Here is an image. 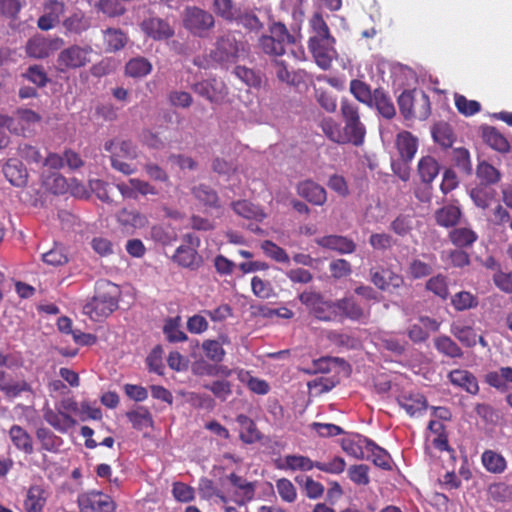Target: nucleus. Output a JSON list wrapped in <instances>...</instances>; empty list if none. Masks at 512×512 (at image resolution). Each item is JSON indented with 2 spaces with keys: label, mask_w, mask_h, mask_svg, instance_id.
Segmentation results:
<instances>
[{
  "label": "nucleus",
  "mask_w": 512,
  "mask_h": 512,
  "mask_svg": "<svg viewBox=\"0 0 512 512\" xmlns=\"http://www.w3.org/2000/svg\"><path fill=\"white\" fill-rule=\"evenodd\" d=\"M236 420L242 428V431L240 432V438L243 442L250 444L261 439V434L252 419L246 415L240 414L237 416Z\"/></svg>",
  "instance_id": "46"
},
{
  "label": "nucleus",
  "mask_w": 512,
  "mask_h": 512,
  "mask_svg": "<svg viewBox=\"0 0 512 512\" xmlns=\"http://www.w3.org/2000/svg\"><path fill=\"white\" fill-rule=\"evenodd\" d=\"M396 401L410 417L422 416L428 409V401L420 392H403L397 396Z\"/></svg>",
  "instance_id": "17"
},
{
  "label": "nucleus",
  "mask_w": 512,
  "mask_h": 512,
  "mask_svg": "<svg viewBox=\"0 0 512 512\" xmlns=\"http://www.w3.org/2000/svg\"><path fill=\"white\" fill-rule=\"evenodd\" d=\"M314 35L309 38L308 48L317 66L326 71L332 67V62L338 57L335 48L336 40L330 34L329 27L320 13H315L310 19Z\"/></svg>",
  "instance_id": "1"
},
{
  "label": "nucleus",
  "mask_w": 512,
  "mask_h": 512,
  "mask_svg": "<svg viewBox=\"0 0 512 512\" xmlns=\"http://www.w3.org/2000/svg\"><path fill=\"white\" fill-rule=\"evenodd\" d=\"M49 496L50 492L44 485H30L23 500V512H43Z\"/></svg>",
  "instance_id": "18"
},
{
  "label": "nucleus",
  "mask_w": 512,
  "mask_h": 512,
  "mask_svg": "<svg viewBox=\"0 0 512 512\" xmlns=\"http://www.w3.org/2000/svg\"><path fill=\"white\" fill-rule=\"evenodd\" d=\"M9 437L18 450L27 455L34 452L32 437L23 427L16 424L12 425L9 430Z\"/></svg>",
  "instance_id": "32"
},
{
  "label": "nucleus",
  "mask_w": 512,
  "mask_h": 512,
  "mask_svg": "<svg viewBox=\"0 0 512 512\" xmlns=\"http://www.w3.org/2000/svg\"><path fill=\"white\" fill-rule=\"evenodd\" d=\"M246 52L245 43L236 38L234 32L227 31L218 37L209 52L211 61L224 65L236 63Z\"/></svg>",
  "instance_id": "5"
},
{
  "label": "nucleus",
  "mask_w": 512,
  "mask_h": 512,
  "mask_svg": "<svg viewBox=\"0 0 512 512\" xmlns=\"http://www.w3.org/2000/svg\"><path fill=\"white\" fill-rule=\"evenodd\" d=\"M449 241L457 248H470L478 239V234L470 227L455 226L448 233Z\"/></svg>",
  "instance_id": "29"
},
{
  "label": "nucleus",
  "mask_w": 512,
  "mask_h": 512,
  "mask_svg": "<svg viewBox=\"0 0 512 512\" xmlns=\"http://www.w3.org/2000/svg\"><path fill=\"white\" fill-rule=\"evenodd\" d=\"M44 184L53 194L62 195L68 192L69 182L58 172L50 173L44 180Z\"/></svg>",
  "instance_id": "53"
},
{
  "label": "nucleus",
  "mask_w": 512,
  "mask_h": 512,
  "mask_svg": "<svg viewBox=\"0 0 512 512\" xmlns=\"http://www.w3.org/2000/svg\"><path fill=\"white\" fill-rule=\"evenodd\" d=\"M317 245L334 250L340 254H352L356 251L355 242L342 235H326L315 240Z\"/></svg>",
  "instance_id": "24"
},
{
  "label": "nucleus",
  "mask_w": 512,
  "mask_h": 512,
  "mask_svg": "<svg viewBox=\"0 0 512 512\" xmlns=\"http://www.w3.org/2000/svg\"><path fill=\"white\" fill-rule=\"evenodd\" d=\"M44 420L60 433H67L76 425V420L69 414L62 411L46 409L43 414Z\"/></svg>",
  "instance_id": "28"
},
{
  "label": "nucleus",
  "mask_w": 512,
  "mask_h": 512,
  "mask_svg": "<svg viewBox=\"0 0 512 512\" xmlns=\"http://www.w3.org/2000/svg\"><path fill=\"white\" fill-rule=\"evenodd\" d=\"M397 103L401 115L406 120H426L431 114L429 96L421 89L404 90L398 97Z\"/></svg>",
  "instance_id": "4"
},
{
  "label": "nucleus",
  "mask_w": 512,
  "mask_h": 512,
  "mask_svg": "<svg viewBox=\"0 0 512 512\" xmlns=\"http://www.w3.org/2000/svg\"><path fill=\"white\" fill-rule=\"evenodd\" d=\"M455 105L458 111L465 116H472L480 111L481 105L478 101L468 100L463 95H455Z\"/></svg>",
  "instance_id": "63"
},
{
  "label": "nucleus",
  "mask_w": 512,
  "mask_h": 512,
  "mask_svg": "<svg viewBox=\"0 0 512 512\" xmlns=\"http://www.w3.org/2000/svg\"><path fill=\"white\" fill-rule=\"evenodd\" d=\"M340 113L344 121L342 128L344 144L351 143L354 146H361L364 143L366 128L360 120L359 106L343 98L340 103Z\"/></svg>",
  "instance_id": "3"
},
{
  "label": "nucleus",
  "mask_w": 512,
  "mask_h": 512,
  "mask_svg": "<svg viewBox=\"0 0 512 512\" xmlns=\"http://www.w3.org/2000/svg\"><path fill=\"white\" fill-rule=\"evenodd\" d=\"M481 461L485 469L493 474H501L507 468L506 459L493 450H485L482 453Z\"/></svg>",
  "instance_id": "39"
},
{
  "label": "nucleus",
  "mask_w": 512,
  "mask_h": 512,
  "mask_svg": "<svg viewBox=\"0 0 512 512\" xmlns=\"http://www.w3.org/2000/svg\"><path fill=\"white\" fill-rule=\"evenodd\" d=\"M230 344V338L226 334H220L217 339H207L202 342L201 348L205 357L215 364L221 363L226 355L224 345Z\"/></svg>",
  "instance_id": "25"
},
{
  "label": "nucleus",
  "mask_w": 512,
  "mask_h": 512,
  "mask_svg": "<svg viewBox=\"0 0 512 512\" xmlns=\"http://www.w3.org/2000/svg\"><path fill=\"white\" fill-rule=\"evenodd\" d=\"M482 137L484 142L493 150L502 154H506L510 151V143L508 139L495 127H484Z\"/></svg>",
  "instance_id": "30"
},
{
  "label": "nucleus",
  "mask_w": 512,
  "mask_h": 512,
  "mask_svg": "<svg viewBox=\"0 0 512 512\" xmlns=\"http://www.w3.org/2000/svg\"><path fill=\"white\" fill-rule=\"evenodd\" d=\"M320 127L325 136L334 143L344 144L342 128L340 124L331 117H325L320 122Z\"/></svg>",
  "instance_id": "51"
},
{
  "label": "nucleus",
  "mask_w": 512,
  "mask_h": 512,
  "mask_svg": "<svg viewBox=\"0 0 512 512\" xmlns=\"http://www.w3.org/2000/svg\"><path fill=\"white\" fill-rule=\"evenodd\" d=\"M390 230L400 237L408 236L414 229V216L399 214L390 224Z\"/></svg>",
  "instance_id": "50"
},
{
  "label": "nucleus",
  "mask_w": 512,
  "mask_h": 512,
  "mask_svg": "<svg viewBox=\"0 0 512 512\" xmlns=\"http://www.w3.org/2000/svg\"><path fill=\"white\" fill-rule=\"evenodd\" d=\"M349 91L359 102L370 107L373 105V91L366 82L359 79L351 80Z\"/></svg>",
  "instance_id": "48"
},
{
  "label": "nucleus",
  "mask_w": 512,
  "mask_h": 512,
  "mask_svg": "<svg viewBox=\"0 0 512 512\" xmlns=\"http://www.w3.org/2000/svg\"><path fill=\"white\" fill-rule=\"evenodd\" d=\"M184 244L180 245L172 260L184 268L196 269L202 263V258L197 252L200 246V239L193 234H186L183 237Z\"/></svg>",
  "instance_id": "11"
},
{
  "label": "nucleus",
  "mask_w": 512,
  "mask_h": 512,
  "mask_svg": "<svg viewBox=\"0 0 512 512\" xmlns=\"http://www.w3.org/2000/svg\"><path fill=\"white\" fill-rule=\"evenodd\" d=\"M317 461H312L309 457L303 455H286L283 464L279 468L290 471H310L316 468Z\"/></svg>",
  "instance_id": "42"
},
{
  "label": "nucleus",
  "mask_w": 512,
  "mask_h": 512,
  "mask_svg": "<svg viewBox=\"0 0 512 512\" xmlns=\"http://www.w3.org/2000/svg\"><path fill=\"white\" fill-rule=\"evenodd\" d=\"M103 38L105 50L110 53L123 49L128 42L127 34L118 28H107L103 31Z\"/></svg>",
  "instance_id": "37"
},
{
  "label": "nucleus",
  "mask_w": 512,
  "mask_h": 512,
  "mask_svg": "<svg viewBox=\"0 0 512 512\" xmlns=\"http://www.w3.org/2000/svg\"><path fill=\"white\" fill-rule=\"evenodd\" d=\"M439 171L440 164L434 157L426 155L420 158L417 165V173L422 183L432 184Z\"/></svg>",
  "instance_id": "34"
},
{
  "label": "nucleus",
  "mask_w": 512,
  "mask_h": 512,
  "mask_svg": "<svg viewBox=\"0 0 512 512\" xmlns=\"http://www.w3.org/2000/svg\"><path fill=\"white\" fill-rule=\"evenodd\" d=\"M432 136L436 143L444 148L452 147L455 135L451 126L446 122H439L432 129Z\"/></svg>",
  "instance_id": "47"
},
{
  "label": "nucleus",
  "mask_w": 512,
  "mask_h": 512,
  "mask_svg": "<svg viewBox=\"0 0 512 512\" xmlns=\"http://www.w3.org/2000/svg\"><path fill=\"white\" fill-rule=\"evenodd\" d=\"M297 193L309 203L323 206L327 201V192L320 184L313 180H304L297 184Z\"/></svg>",
  "instance_id": "19"
},
{
  "label": "nucleus",
  "mask_w": 512,
  "mask_h": 512,
  "mask_svg": "<svg viewBox=\"0 0 512 512\" xmlns=\"http://www.w3.org/2000/svg\"><path fill=\"white\" fill-rule=\"evenodd\" d=\"M104 148L111 153V165L115 170L125 175L135 173L136 167L128 162L137 158L136 146L131 141L111 140L105 143Z\"/></svg>",
  "instance_id": "6"
},
{
  "label": "nucleus",
  "mask_w": 512,
  "mask_h": 512,
  "mask_svg": "<svg viewBox=\"0 0 512 512\" xmlns=\"http://www.w3.org/2000/svg\"><path fill=\"white\" fill-rule=\"evenodd\" d=\"M5 178L15 187H25L28 183V171L25 165L16 158H10L3 166Z\"/></svg>",
  "instance_id": "23"
},
{
  "label": "nucleus",
  "mask_w": 512,
  "mask_h": 512,
  "mask_svg": "<svg viewBox=\"0 0 512 512\" xmlns=\"http://www.w3.org/2000/svg\"><path fill=\"white\" fill-rule=\"evenodd\" d=\"M370 281L379 290L392 293L404 286V277L389 267L371 268Z\"/></svg>",
  "instance_id": "13"
},
{
  "label": "nucleus",
  "mask_w": 512,
  "mask_h": 512,
  "mask_svg": "<svg viewBox=\"0 0 512 512\" xmlns=\"http://www.w3.org/2000/svg\"><path fill=\"white\" fill-rule=\"evenodd\" d=\"M261 249L268 257L272 258L276 262L288 263L290 260L286 251L270 240L263 241Z\"/></svg>",
  "instance_id": "59"
},
{
  "label": "nucleus",
  "mask_w": 512,
  "mask_h": 512,
  "mask_svg": "<svg viewBox=\"0 0 512 512\" xmlns=\"http://www.w3.org/2000/svg\"><path fill=\"white\" fill-rule=\"evenodd\" d=\"M451 303L457 311H463L476 307L478 299L470 292L461 291L452 297Z\"/></svg>",
  "instance_id": "58"
},
{
  "label": "nucleus",
  "mask_w": 512,
  "mask_h": 512,
  "mask_svg": "<svg viewBox=\"0 0 512 512\" xmlns=\"http://www.w3.org/2000/svg\"><path fill=\"white\" fill-rule=\"evenodd\" d=\"M0 391L6 398L13 399L20 396L23 392L31 393L32 387L26 380H15L10 374L1 370Z\"/></svg>",
  "instance_id": "22"
},
{
  "label": "nucleus",
  "mask_w": 512,
  "mask_h": 512,
  "mask_svg": "<svg viewBox=\"0 0 512 512\" xmlns=\"http://www.w3.org/2000/svg\"><path fill=\"white\" fill-rule=\"evenodd\" d=\"M228 480L234 487L242 491L241 497H232V500L237 505H245L247 502L251 501L254 498L255 487L253 483L246 481L236 473L229 474Z\"/></svg>",
  "instance_id": "35"
},
{
  "label": "nucleus",
  "mask_w": 512,
  "mask_h": 512,
  "mask_svg": "<svg viewBox=\"0 0 512 512\" xmlns=\"http://www.w3.org/2000/svg\"><path fill=\"white\" fill-rule=\"evenodd\" d=\"M426 289L441 299H446L449 294L446 278L442 275L430 278L426 283Z\"/></svg>",
  "instance_id": "61"
},
{
  "label": "nucleus",
  "mask_w": 512,
  "mask_h": 512,
  "mask_svg": "<svg viewBox=\"0 0 512 512\" xmlns=\"http://www.w3.org/2000/svg\"><path fill=\"white\" fill-rule=\"evenodd\" d=\"M182 22L184 28L193 36L204 38L215 25L214 16L199 7L188 6L183 11Z\"/></svg>",
  "instance_id": "7"
},
{
  "label": "nucleus",
  "mask_w": 512,
  "mask_h": 512,
  "mask_svg": "<svg viewBox=\"0 0 512 512\" xmlns=\"http://www.w3.org/2000/svg\"><path fill=\"white\" fill-rule=\"evenodd\" d=\"M42 260L47 265L57 267L67 264L69 258L64 247L55 245L52 249L42 254Z\"/></svg>",
  "instance_id": "55"
},
{
  "label": "nucleus",
  "mask_w": 512,
  "mask_h": 512,
  "mask_svg": "<svg viewBox=\"0 0 512 512\" xmlns=\"http://www.w3.org/2000/svg\"><path fill=\"white\" fill-rule=\"evenodd\" d=\"M95 7L108 17H119L126 12L120 0H99Z\"/></svg>",
  "instance_id": "57"
},
{
  "label": "nucleus",
  "mask_w": 512,
  "mask_h": 512,
  "mask_svg": "<svg viewBox=\"0 0 512 512\" xmlns=\"http://www.w3.org/2000/svg\"><path fill=\"white\" fill-rule=\"evenodd\" d=\"M461 218L462 211L454 204L444 205L434 213L436 224L444 228H454L460 223Z\"/></svg>",
  "instance_id": "27"
},
{
  "label": "nucleus",
  "mask_w": 512,
  "mask_h": 512,
  "mask_svg": "<svg viewBox=\"0 0 512 512\" xmlns=\"http://www.w3.org/2000/svg\"><path fill=\"white\" fill-rule=\"evenodd\" d=\"M77 503L81 509H90L94 512H114L116 503L107 494L92 490L78 495Z\"/></svg>",
  "instance_id": "15"
},
{
  "label": "nucleus",
  "mask_w": 512,
  "mask_h": 512,
  "mask_svg": "<svg viewBox=\"0 0 512 512\" xmlns=\"http://www.w3.org/2000/svg\"><path fill=\"white\" fill-rule=\"evenodd\" d=\"M339 315L358 322L366 321L370 316V309L362 307L353 297H346L336 301Z\"/></svg>",
  "instance_id": "20"
},
{
  "label": "nucleus",
  "mask_w": 512,
  "mask_h": 512,
  "mask_svg": "<svg viewBox=\"0 0 512 512\" xmlns=\"http://www.w3.org/2000/svg\"><path fill=\"white\" fill-rule=\"evenodd\" d=\"M453 161L455 166L465 174H471L472 164L469 151L460 147L453 150Z\"/></svg>",
  "instance_id": "62"
},
{
  "label": "nucleus",
  "mask_w": 512,
  "mask_h": 512,
  "mask_svg": "<svg viewBox=\"0 0 512 512\" xmlns=\"http://www.w3.org/2000/svg\"><path fill=\"white\" fill-rule=\"evenodd\" d=\"M232 208L236 214L246 219L262 221L266 217L262 209L247 200L233 202Z\"/></svg>",
  "instance_id": "45"
},
{
  "label": "nucleus",
  "mask_w": 512,
  "mask_h": 512,
  "mask_svg": "<svg viewBox=\"0 0 512 512\" xmlns=\"http://www.w3.org/2000/svg\"><path fill=\"white\" fill-rule=\"evenodd\" d=\"M118 287L104 281L97 285L95 295L83 306V313L93 321L107 318L118 308Z\"/></svg>",
  "instance_id": "2"
},
{
  "label": "nucleus",
  "mask_w": 512,
  "mask_h": 512,
  "mask_svg": "<svg viewBox=\"0 0 512 512\" xmlns=\"http://www.w3.org/2000/svg\"><path fill=\"white\" fill-rule=\"evenodd\" d=\"M450 332L465 347L472 348L477 344V334L471 325L460 321L453 322Z\"/></svg>",
  "instance_id": "36"
},
{
  "label": "nucleus",
  "mask_w": 512,
  "mask_h": 512,
  "mask_svg": "<svg viewBox=\"0 0 512 512\" xmlns=\"http://www.w3.org/2000/svg\"><path fill=\"white\" fill-rule=\"evenodd\" d=\"M193 196L201 203L203 206L208 208H218L219 207V197L217 192L206 184H199L192 189Z\"/></svg>",
  "instance_id": "43"
},
{
  "label": "nucleus",
  "mask_w": 512,
  "mask_h": 512,
  "mask_svg": "<svg viewBox=\"0 0 512 512\" xmlns=\"http://www.w3.org/2000/svg\"><path fill=\"white\" fill-rule=\"evenodd\" d=\"M333 364L348 366L346 361L342 358L326 356L313 360L312 368L305 371L308 374L329 373L331 371V365Z\"/></svg>",
  "instance_id": "54"
},
{
  "label": "nucleus",
  "mask_w": 512,
  "mask_h": 512,
  "mask_svg": "<svg viewBox=\"0 0 512 512\" xmlns=\"http://www.w3.org/2000/svg\"><path fill=\"white\" fill-rule=\"evenodd\" d=\"M63 45L64 41L61 38H49L41 34H37L27 41L26 53L29 57L43 59L49 57Z\"/></svg>",
  "instance_id": "14"
},
{
  "label": "nucleus",
  "mask_w": 512,
  "mask_h": 512,
  "mask_svg": "<svg viewBox=\"0 0 512 512\" xmlns=\"http://www.w3.org/2000/svg\"><path fill=\"white\" fill-rule=\"evenodd\" d=\"M470 197L479 208H487L494 198V190L484 184H480L470 191Z\"/></svg>",
  "instance_id": "52"
},
{
  "label": "nucleus",
  "mask_w": 512,
  "mask_h": 512,
  "mask_svg": "<svg viewBox=\"0 0 512 512\" xmlns=\"http://www.w3.org/2000/svg\"><path fill=\"white\" fill-rule=\"evenodd\" d=\"M348 477L356 485L366 486L370 483L369 467L365 464L352 465L348 469Z\"/></svg>",
  "instance_id": "60"
},
{
  "label": "nucleus",
  "mask_w": 512,
  "mask_h": 512,
  "mask_svg": "<svg viewBox=\"0 0 512 512\" xmlns=\"http://www.w3.org/2000/svg\"><path fill=\"white\" fill-rule=\"evenodd\" d=\"M93 49L90 45H71L63 49L57 57V69L60 72L84 67L90 62Z\"/></svg>",
  "instance_id": "9"
},
{
  "label": "nucleus",
  "mask_w": 512,
  "mask_h": 512,
  "mask_svg": "<svg viewBox=\"0 0 512 512\" xmlns=\"http://www.w3.org/2000/svg\"><path fill=\"white\" fill-rule=\"evenodd\" d=\"M191 89L212 104H222L228 95V88L224 81L215 77L196 82Z\"/></svg>",
  "instance_id": "12"
},
{
  "label": "nucleus",
  "mask_w": 512,
  "mask_h": 512,
  "mask_svg": "<svg viewBox=\"0 0 512 512\" xmlns=\"http://www.w3.org/2000/svg\"><path fill=\"white\" fill-rule=\"evenodd\" d=\"M395 147L400 159L404 163H409L417 152L418 139L411 132L403 130L396 135Z\"/></svg>",
  "instance_id": "21"
},
{
  "label": "nucleus",
  "mask_w": 512,
  "mask_h": 512,
  "mask_svg": "<svg viewBox=\"0 0 512 512\" xmlns=\"http://www.w3.org/2000/svg\"><path fill=\"white\" fill-rule=\"evenodd\" d=\"M448 379L452 385L462 388L472 395H476L479 392L477 378L468 370L454 369L449 372Z\"/></svg>",
  "instance_id": "26"
},
{
  "label": "nucleus",
  "mask_w": 512,
  "mask_h": 512,
  "mask_svg": "<svg viewBox=\"0 0 512 512\" xmlns=\"http://www.w3.org/2000/svg\"><path fill=\"white\" fill-rule=\"evenodd\" d=\"M476 175L481 180V184L484 183L486 186L496 184L501 179L500 171L486 161L477 165Z\"/></svg>",
  "instance_id": "49"
},
{
  "label": "nucleus",
  "mask_w": 512,
  "mask_h": 512,
  "mask_svg": "<svg viewBox=\"0 0 512 512\" xmlns=\"http://www.w3.org/2000/svg\"><path fill=\"white\" fill-rule=\"evenodd\" d=\"M381 116L392 119L396 115L394 103L389 94L381 87L373 91V105Z\"/></svg>",
  "instance_id": "33"
},
{
  "label": "nucleus",
  "mask_w": 512,
  "mask_h": 512,
  "mask_svg": "<svg viewBox=\"0 0 512 512\" xmlns=\"http://www.w3.org/2000/svg\"><path fill=\"white\" fill-rule=\"evenodd\" d=\"M434 347L442 355L449 358H462L464 352L461 347L449 336L440 335L434 338Z\"/></svg>",
  "instance_id": "38"
},
{
  "label": "nucleus",
  "mask_w": 512,
  "mask_h": 512,
  "mask_svg": "<svg viewBox=\"0 0 512 512\" xmlns=\"http://www.w3.org/2000/svg\"><path fill=\"white\" fill-rule=\"evenodd\" d=\"M298 298L318 320L335 321L339 316L336 301H326L317 292L304 291Z\"/></svg>",
  "instance_id": "8"
},
{
  "label": "nucleus",
  "mask_w": 512,
  "mask_h": 512,
  "mask_svg": "<svg viewBox=\"0 0 512 512\" xmlns=\"http://www.w3.org/2000/svg\"><path fill=\"white\" fill-rule=\"evenodd\" d=\"M66 34H81L89 29L90 21L82 11L71 14L63 21Z\"/></svg>",
  "instance_id": "44"
},
{
  "label": "nucleus",
  "mask_w": 512,
  "mask_h": 512,
  "mask_svg": "<svg viewBox=\"0 0 512 512\" xmlns=\"http://www.w3.org/2000/svg\"><path fill=\"white\" fill-rule=\"evenodd\" d=\"M152 71L151 62L142 56L131 58L125 65V74L132 78H142Z\"/></svg>",
  "instance_id": "40"
},
{
  "label": "nucleus",
  "mask_w": 512,
  "mask_h": 512,
  "mask_svg": "<svg viewBox=\"0 0 512 512\" xmlns=\"http://www.w3.org/2000/svg\"><path fill=\"white\" fill-rule=\"evenodd\" d=\"M271 35H263L259 42L266 54L281 56L285 53V45L294 43V37L282 23H274L270 28Z\"/></svg>",
  "instance_id": "10"
},
{
  "label": "nucleus",
  "mask_w": 512,
  "mask_h": 512,
  "mask_svg": "<svg viewBox=\"0 0 512 512\" xmlns=\"http://www.w3.org/2000/svg\"><path fill=\"white\" fill-rule=\"evenodd\" d=\"M364 442L365 449L369 452L367 459L383 470H391V456L389 453L368 438H365Z\"/></svg>",
  "instance_id": "31"
},
{
  "label": "nucleus",
  "mask_w": 512,
  "mask_h": 512,
  "mask_svg": "<svg viewBox=\"0 0 512 512\" xmlns=\"http://www.w3.org/2000/svg\"><path fill=\"white\" fill-rule=\"evenodd\" d=\"M36 438L40 442L42 450L52 453L58 452L63 444L61 437L45 427H40L36 430Z\"/></svg>",
  "instance_id": "41"
},
{
  "label": "nucleus",
  "mask_w": 512,
  "mask_h": 512,
  "mask_svg": "<svg viewBox=\"0 0 512 512\" xmlns=\"http://www.w3.org/2000/svg\"><path fill=\"white\" fill-rule=\"evenodd\" d=\"M140 28L146 36L157 41L167 40L175 34L173 27L167 20L156 16L144 19Z\"/></svg>",
  "instance_id": "16"
},
{
  "label": "nucleus",
  "mask_w": 512,
  "mask_h": 512,
  "mask_svg": "<svg viewBox=\"0 0 512 512\" xmlns=\"http://www.w3.org/2000/svg\"><path fill=\"white\" fill-rule=\"evenodd\" d=\"M276 488L279 496L285 502L292 503L297 498L296 488L293 483L286 478H281L276 481Z\"/></svg>",
  "instance_id": "64"
},
{
  "label": "nucleus",
  "mask_w": 512,
  "mask_h": 512,
  "mask_svg": "<svg viewBox=\"0 0 512 512\" xmlns=\"http://www.w3.org/2000/svg\"><path fill=\"white\" fill-rule=\"evenodd\" d=\"M127 418L131 422L133 428L142 430L152 425V416L145 408L130 411L127 413Z\"/></svg>",
  "instance_id": "56"
}]
</instances>
